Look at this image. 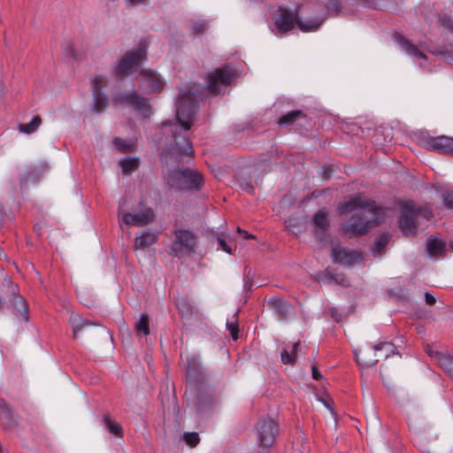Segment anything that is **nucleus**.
Here are the masks:
<instances>
[{"label":"nucleus","mask_w":453,"mask_h":453,"mask_svg":"<svg viewBox=\"0 0 453 453\" xmlns=\"http://www.w3.org/2000/svg\"><path fill=\"white\" fill-rule=\"evenodd\" d=\"M202 89L201 85H194L188 90L180 92L176 101L177 121L163 123L164 134L171 135L170 142H166L167 154L176 158L194 155L187 133L193 124L196 102L201 98L199 92Z\"/></svg>","instance_id":"obj_1"},{"label":"nucleus","mask_w":453,"mask_h":453,"mask_svg":"<svg viewBox=\"0 0 453 453\" xmlns=\"http://www.w3.org/2000/svg\"><path fill=\"white\" fill-rule=\"evenodd\" d=\"M198 235L188 228L174 227L169 255L178 258L190 257L196 252Z\"/></svg>","instance_id":"obj_2"},{"label":"nucleus","mask_w":453,"mask_h":453,"mask_svg":"<svg viewBox=\"0 0 453 453\" xmlns=\"http://www.w3.org/2000/svg\"><path fill=\"white\" fill-rule=\"evenodd\" d=\"M399 226L405 235H415L418 218L429 220L433 218V211L428 207L417 206L413 202H406L401 205Z\"/></svg>","instance_id":"obj_3"},{"label":"nucleus","mask_w":453,"mask_h":453,"mask_svg":"<svg viewBox=\"0 0 453 453\" xmlns=\"http://www.w3.org/2000/svg\"><path fill=\"white\" fill-rule=\"evenodd\" d=\"M165 178L169 187L175 190H198L203 182L199 172L188 168L169 172Z\"/></svg>","instance_id":"obj_4"},{"label":"nucleus","mask_w":453,"mask_h":453,"mask_svg":"<svg viewBox=\"0 0 453 453\" xmlns=\"http://www.w3.org/2000/svg\"><path fill=\"white\" fill-rule=\"evenodd\" d=\"M146 58L147 50L144 44L127 51L113 67L115 76L118 80H123L137 71Z\"/></svg>","instance_id":"obj_5"},{"label":"nucleus","mask_w":453,"mask_h":453,"mask_svg":"<svg viewBox=\"0 0 453 453\" xmlns=\"http://www.w3.org/2000/svg\"><path fill=\"white\" fill-rule=\"evenodd\" d=\"M418 142L421 147L427 150L453 156V137L447 135L431 136L427 133H420Z\"/></svg>","instance_id":"obj_6"},{"label":"nucleus","mask_w":453,"mask_h":453,"mask_svg":"<svg viewBox=\"0 0 453 453\" xmlns=\"http://www.w3.org/2000/svg\"><path fill=\"white\" fill-rule=\"evenodd\" d=\"M235 76L236 73L230 65H224L210 73L206 79L209 92L213 95L219 93L234 81Z\"/></svg>","instance_id":"obj_7"},{"label":"nucleus","mask_w":453,"mask_h":453,"mask_svg":"<svg viewBox=\"0 0 453 453\" xmlns=\"http://www.w3.org/2000/svg\"><path fill=\"white\" fill-rule=\"evenodd\" d=\"M377 224L375 220L367 219L365 212H357L342 226V230L347 237L352 238L366 234Z\"/></svg>","instance_id":"obj_8"},{"label":"nucleus","mask_w":453,"mask_h":453,"mask_svg":"<svg viewBox=\"0 0 453 453\" xmlns=\"http://www.w3.org/2000/svg\"><path fill=\"white\" fill-rule=\"evenodd\" d=\"M277 430L278 426L271 418H264L257 422L256 435L258 448L261 449L258 453H264L268 447L273 444Z\"/></svg>","instance_id":"obj_9"},{"label":"nucleus","mask_w":453,"mask_h":453,"mask_svg":"<svg viewBox=\"0 0 453 453\" xmlns=\"http://www.w3.org/2000/svg\"><path fill=\"white\" fill-rule=\"evenodd\" d=\"M136 81L140 89L145 94L161 92L165 85L163 78L151 69L141 70L136 76Z\"/></svg>","instance_id":"obj_10"},{"label":"nucleus","mask_w":453,"mask_h":453,"mask_svg":"<svg viewBox=\"0 0 453 453\" xmlns=\"http://www.w3.org/2000/svg\"><path fill=\"white\" fill-rule=\"evenodd\" d=\"M108 82L107 77L103 74H96L90 80L94 99L92 111L96 113L104 111L108 105V98L102 91L108 85Z\"/></svg>","instance_id":"obj_11"},{"label":"nucleus","mask_w":453,"mask_h":453,"mask_svg":"<svg viewBox=\"0 0 453 453\" xmlns=\"http://www.w3.org/2000/svg\"><path fill=\"white\" fill-rule=\"evenodd\" d=\"M374 353V356H377L378 352H381L384 358H388L390 356L395 354V347L392 342H382L372 347V350L364 351L361 354H355L357 362L360 365L365 366H375L379 361V358H370L368 356L371 352Z\"/></svg>","instance_id":"obj_12"},{"label":"nucleus","mask_w":453,"mask_h":453,"mask_svg":"<svg viewBox=\"0 0 453 453\" xmlns=\"http://www.w3.org/2000/svg\"><path fill=\"white\" fill-rule=\"evenodd\" d=\"M113 101L118 104H126L134 107L135 110L144 113L145 117H149L150 105L147 98L140 96L138 92L132 89L128 92H120L114 96Z\"/></svg>","instance_id":"obj_13"},{"label":"nucleus","mask_w":453,"mask_h":453,"mask_svg":"<svg viewBox=\"0 0 453 453\" xmlns=\"http://www.w3.org/2000/svg\"><path fill=\"white\" fill-rule=\"evenodd\" d=\"M323 19H311L303 21L297 13L290 12L285 9V33L297 27L302 32H312L319 29Z\"/></svg>","instance_id":"obj_14"},{"label":"nucleus","mask_w":453,"mask_h":453,"mask_svg":"<svg viewBox=\"0 0 453 453\" xmlns=\"http://www.w3.org/2000/svg\"><path fill=\"white\" fill-rule=\"evenodd\" d=\"M366 208L371 214H373L376 209L375 202L367 200L360 195H354L349 196L346 201L340 203L338 211L339 213L342 215L349 211Z\"/></svg>","instance_id":"obj_15"},{"label":"nucleus","mask_w":453,"mask_h":453,"mask_svg":"<svg viewBox=\"0 0 453 453\" xmlns=\"http://www.w3.org/2000/svg\"><path fill=\"white\" fill-rule=\"evenodd\" d=\"M332 258L336 264L354 265L363 261L361 253L343 248L340 245L332 246Z\"/></svg>","instance_id":"obj_16"},{"label":"nucleus","mask_w":453,"mask_h":453,"mask_svg":"<svg viewBox=\"0 0 453 453\" xmlns=\"http://www.w3.org/2000/svg\"><path fill=\"white\" fill-rule=\"evenodd\" d=\"M121 222L127 226H144L154 220V211L151 208H144L140 212L121 214Z\"/></svg>","instance_id":"obj_17"},{"label":"nucleus","mask_w":453,"mask_h":453,"mask_svg":"<svg viewBox=\"0 0 453 453\" xmlns=\"http://www.w3.org/2000/svg\"><path fill=\"white\" fill-rule=\"evenodd\" d=\"M312 221L316 227V236L319 242H322L323 238L326 235L329 226L327 213L323 210L317 211L313 216Z\"/></svg>","instance_id":"obj_18"},{"label":"nucleus","mask_w":453,"mask_h":453,"mask_svg":"<svg viewBox=\"0 0 453 453\" xmlns=\"http://www.w3.org/2000/svg\"><path fill=\"white\" fill-rule=\"evenodd\" d=\"M268 19L271 30L278 36L283 35V7L279 5L276 10L272 12Z\"/></svg>","instance_id":"obj_19"},{"label":"nucleus","mask_w":453,"mask_h":453,"mask_svg":"<svg viewBox=\"0 0 453 453\" xmlns=\"http://www.w3.org/2000/svg\"><path fill=\"white\" fill-rule=\"evenodd\" d=\"M158 240V234L153 231L143 232L134 239V247L139 250H146Z\"/></svg>","instance_id":"obj_20"},{"label":"nucleus","mask_w":453,"mask_h":453,"mask_svg":"<svg viewBox=\"0 0 453 453\" xmlns=\"http://www.w3.org/2000/svg\"><path fill=\"white\" fill-rule=\"evenodd\" d=\"M395 40L400 44L401 48L403 50H405L410 56L419 59L426 58V55L421 50H419V49L416 45L412 44L409 40L405 39L403 35H396Z\"/></svg>","instance_id":"obj_21"},{"label":"nucleus","mask_w":453,"mask_h":453,"mask_svg":"<svg viewBox=\"0 0 453 453\" xmlns=\"http://www.w3.org/2000/svg\"><path fill=\"white\" fill-rule=\"evenodd\" d=\"M426 250L431 257H441L446 250V242L435 236H430L427 240Z\"/></svg>","instance_id":"obj_22"},{"label":"nucleus","mask_w":453,"mask_h":453,"mask_svg":"<svg viewBox=\"0 0 453 453\" xmlns=\"http://www.w3.org/2000/svg\"><path fill=\"white\" fill-rule=\"evenodd\" d=\"M308 123L309 120L307 115L300 110L293 111L285 114V126L296 124L299 127H304L308 125Z\"/></svg>","instance_id":"obj_23"},{"label":"nucleus","mask_w":453,"mask_h":453,"mask_svg":"<svg viewBox=\"0 0 453 453\" xmlns=\"http://www.w3.org/2000/svg\"><path fill=\"white\" fill-rule=\"evenodd\" d=\"M11 303L13 306L15 315L22 318L25 321H27L28 314L26 300L20 296H13Z\"/></svg>","instance_id":"obj_24"},{"label":"nucleus","mask_w":453,"mask_h":453,"mask_svg":"<svg viewBox=\"0 0 453 453\" xmlns=\"http://www.w3.org/2000/svg\"><path fill=\"white\" fill-rule=\"evenodd\" d=\"M69 322L72 326L73 337L76 338L78 333H80L85 326H96L95 323L90 322L87 319H83L79 314L72 313L69 318Z\"/></svg>","instance_id":"obj_25"},{"label":"nucleus","mask_w":453,"mask_h":453,"mask_svg":"<svg viewBox=\"0 0 453 453\" xmlns=\"http://www.w3.org/2000/svg\"><path fill=\"white\" fill-rule=\"evenodd\" d=\"M435 358L439 365L453 378V357L441 352H435Z\"/></svg>","instance_id":"obj_26"},{"label":"nucleus","mask_w":453,"mask_h":453,"mask_svg":"<svg viewBox=\"0 0 453 453\" xmlns=\"http://www.w3.org/2000/svg\"><path fill=\"white\" fill-rule=\"evenodd\" d=\"M42 124V119L40 116H35L30 122L20 124L18 127V130L25 134H31L35 133Z\"/></svg>","instance_id":"obj_27"},{"label":"nucleus","mask_w":453,"mask_h":453,"mask_svg":"<svg viewBox=\"0 0 453 453\" xmlns=\"http://www.w3.org/2000/svg\"><path fill=\"white\" fill-rule=\"evenodd\" d=\"M302 350L303 347L300 341L293 344L289 352L285 349V365H294Z\"/></svg>","instance_id":"obj_28"},{"label":"nucleus","mask_w":453,"mask_h":453,"mask_svg":"<svg viewBox=\"0 0 453 453\" xmlns=\"http://www.w3.org/2000/svg\"><path fill=\"white\" fill-rule=\"evenodd\" d=\"M389 241V234L388 233L381 234L375 241L372 251L375 256L380 255Z\"/></svg>","instance_id":"obj_29"},{"label":"nucleus","mask_w":453,"mask_h":453,"mask_svg":"<svg viewBox=\"0 0 453 453\" xmlns=\"http://www.w3.org/2000/svg\"><path fill=\"white\" fill-rule=\"evenodd\" d=\"M104 423L105 425L106 429L115 436L122 435V427L119 423L112 421L109 416L105 415L104 417Z\"/></svg>","instance_id":"obj_30"},{"label":"nucleus","mask_w":453,"mask_h":453,"mask_svg":"<svg viewBox=\"0 0 453 453\" xmlns=\"http://www.w3.org/2000/svg\"><path fill=\"white\" fill-rule=\"evenodd\" d=\"M135 330L139 334H142L143 335H148L150 334L149 327V317L146 314H142L139 320L135 323Z\"/></svg>","instance_id":"obj_31"},{"label":"nucleus","mask_w":453,"mask_h":453,"mask_svg":"<svg viewBox=\"0 0 453 453\" xmlns=\"http://www.w3.org/2000/svg\"><path fill=\"white\" fill-rule=\"evenodd\" d=\"M122 171L125 173H130L138 167V161L133 157H127L120 161Z\"/></svg>","instance_id":"obj_32"},{"label":"nucleus","mask_w":453,"mask_h":453,"mask_svg":"<svg viewBox=\"0 0 453 453\" xmlns=\"http://www.w3.org/2000/svg\"><path fill=\"white\" fill-rule=\"evenodd\" d=\"M226 328L230 332V334L234 340L238 339V324H237V314H234L230 319L226 321Z\"/></svg>","instance_id":"obj_33"},{"label":"nucleus","mask_w":453,"mask_h":453,"mask_svg":"<svg viewBox=\"0 0 453 453\" xmlns=\"http://www.w3.org/2000/svg\"><path fill=\"white\" fill-rule=\"evenodd\" d=\"M113 143L116 146V148L121 152L127 153L133 150L134 144L120 138H115L113 140Z\"/></svg>","instance_id":"obj_34"},{"label":"nucleus","mask_w":453,"mask_h":453,"mask_svg":"<svg viewBox=\"0 0 453 453\" xmlns=\"http://www.w3.org/2000/svg\"><path fill=\"white\" fill-rule=\"evenodd\" d=\"M183 440L190 447H196L199 441V434L196 432H188L183 434Z\"/></svg>","instance_id":"obj_35"},{"label":"nucleus","mask_w":453,"mask_h":453,"mask_svg":"<svg viewBox=\"0 0 453 453\" xmlns=\"http://www.w3.org/2000/svg\"><path fill=\"white\" fill-rule=\"evenodd\" d=\"M208 22L204 19H198L193 22L192 31L194 35H199L206 31L208 28Z\"/></svg>","instance_id":"obj_36"},{"label":"nucleus","mask_w":453,"mask_h":453,"mask_svg":"<svg viewBox=\"0 0 453 453\" xmlns=\"http://www.w3.org/2000/svg\"><path fill=\"white\" fill-rule=\"evenodd\" d=\"M213 399L211 396L200 395L197 399V410L203 411L205 410V405L211 406Z\"/></svg>","instance_id":"obj_37"},{"label":"nucleus","mask_w":453,"mask_h":453,"mask_svg":"<svg viewBox=\"0 0 453 453\" xmlns=\"http://www.w3.org/2000/svg\"><path fill=\"white\" fill-rule=\"evenodd\" d=\"M187 372L189 376H196L199 372V367L196 360L188 361Z\"/></svg>","instance_id":"obj_38"},{"label":"nucleus","mask_w":453,"mask_h":453,"mask_svg":"<svg viewBox=\"0 0 453 453\" xmlns=\"http://www.w3.org/2000/svg\"><path fill=\"white\" fill-rule=\"evenodd\" d=\"M326 7L328 11L338 12L342 7L340 0H326Z\"/></svg>","instance_id":"obj_39"},{"label":"nucleus","mask_w":453,"mask_h":453,"mask_svg":"<svg viewBox=\"0 0 453 453\" xmlns=\"http://www.w3.org/2000/svg\"><path fill=\"white\" fill-rule=\"evenodd\" d=\"M327 314L336 322L341 321L342 319V313L340 311L335 307H328L326 309Z\"/></svg>","instance_id":"obj_40"},{"label":"nucleus","mask_w":453,"mask_h":453,"mask_svg":"<svg viewBox=\"0 0 453 453\" xmlns=\"http://www.w3.org/2000/svg\"><path fill=\"white\" fill-rule=\"evenodd\" d=\"M444 204L449 209H453V190L446 191L443 194Z\"/></svg>","instance_id":"obj_41"},{"label":"nucleus","mask_w":453,"mask_h":453,"mask_svg":"<svg viewBox=\"0 0 453 453\" xmlns=\"http://www.w3.org/2000/svg\"><path fill=\"white\" fill-rule=\"evenodd\" d=\"M218 244H219V249L222 250L223 251H225L228 254L233 253V250H232L231 246L228 244V242L225 239L219 237Z\"/></svg>","instance_id":"obj_42"},{"label":"nucleus","mask_w":453,"mask_h":453,"mask_svg":"<svg viewBox=\"0 0 453 453\" xmlns=\"http://www.w3.org/2000/svg\"><path fill=\"white\" fill-rule=\"evenodd\" d=\"M327 274L337 284L344 285L345 279H344L343 275H342V274H335V275L333 276L330 273H327Z\"/></svg>","instance_id":"obj_43"},{"label":"nucleus","mask_w":453,"mask_h":453,"mask_svg":"<svg viewBox=\"0 0 453 453\" xmlns=\"http://www.w3.org/2000/svg\"><path fill=\"white\" fill-rule=\"evenodd\" d=\"M311 375L312 378L316 380H319L322 379L321 373L319 372V369L314 365L311 366Z\"/></svg>","instance_id":"obj_44"},{"label":"nucleus","mask_w":453,"mask_h":453,"mask_svg":"<svg viewBox=\"0 0 453 453\" xmlns=\"http://www.w3.org/2000/svg\"><path fill=\"white\" fill-rule=\"evenodd\" d=\"M127 5H141L146 4L149 0H125Z\"/></svg>","instance_id":"obj_45"},{"label":"nucleus","mask_w":453,"mask_h":453,"mask_svg":"<svg viewBox=\"0 0 453 453\" xmlns=\"http://www.w3.org/2000/svg\"><path fill=\"white\" fill-rule=\"evenodd\" d=\"M425 299H426V303L429 305H433L435 303V297L434 296H432L430 293L428 292H426L425 293Z\"/></svg>","instance_id":"obj_46"},{"label":"nucleus","mask_w":453,"mask_h":453,"mask_svg":"<svg viewBox=\"0 0 453 453\" xmlns=\"http://www.w3.org/2000/svg\"><path fill=\"white\" fill-rule=\"evenodd\" d=\"M237 232L240 233V234L242 236V238L244 239H250V238H255V236L251 234H249L247 231L243 230L242 228L241 227H237Z\"/></svg>","instance_id":"obj_47"},{"label":"nucleus","mask_w":453,"mask_h":453,"mask_svg":"<svg viewBox=\"0 0 453 453\" xmlns=\"http://www.w3.org/2000/svg\"><path fill=\"white\" fill-rule=\"evenodd\" d=\"M426 354L430 356L431 357H435V352H438L436 349H434L432 346L427 345L425 349Z\"/></svg>","instance_id":"obj_48"},{"label":"nucleus","mask_w":453,"mask_h":453,"mask_svg":"<svg viewBox=\"0 0 453 453\" xmlns=\"http://www.w3.org/2000/svg\"><path fill=\"white\" fill-rule=\"evenodd\" d=\"M371 7L377 8V4L375 3V0H364Z\"/></svg>","instance_id":"obj_49"},{"label":"nucleus","mask_w":453,"mask_h":453,"mask_svg":"<svg viewBox=\"0 0 453 453\" xmlns=\"http://www.w3.org/2000/svg\"><path fill=\"white\" fill-rule=\"evenodd\" d=\"M4 219V210L2 205L0 204V222H2Z\"/></svg>","instance_id":"obj_50"},{"label":"nucleus","mask_w":453,"mask_h":453,"mask_svg":"<svg viewBox=\"0 0 453 453\" xmlns=\"http://www.w3.org/2000/svg\"><path fill=\"white\" fill-rule=\"evenodd\" d=\"M278 123H279L280 125H281V124L283 123V116H281V117H280V118L278 119Z\"/></svg>","instance_id":"obj_51"},{"label":"nucleus","mask_w":453,"mask_h":453,"mask_svg":"<svg viewBox=\"0 0 453 453\" xmlns=\"http://www.w3.org/2000/svg\"><path fill=\"white\" fill-rule=\"evenodd\" d=\"M449 247L453 250V241H450L449 243Z\"/></svg>","instance_id":"obj_52"},{"label":"nucleus","mask_w":453,"mask_h":453,"mask_svg":"<svg viewBox=\"0 0 453 453\" xmlns=\"http://www.w3.org/2000/svg\"><path fill=\"white\" fill-rule=\"evenodd\" d=\"M5 418L8 417V412L6 411H3V413H2Z\"/></svg>","instance_id":"obj_53"},{"label":"nucleus","mask_w":453,"mask_h":453,"mask_svg":"<svg viewBox=\"0 0 453 453\" xmlns=\"http://www.w3.org/2000/svg\"><path fill=\"white\" fill-rule=\"evenodd\" d=\"M280 358L283 360V350L280 352Z\"/></svg>","instance_id":"obj_54"}]
</instances>
